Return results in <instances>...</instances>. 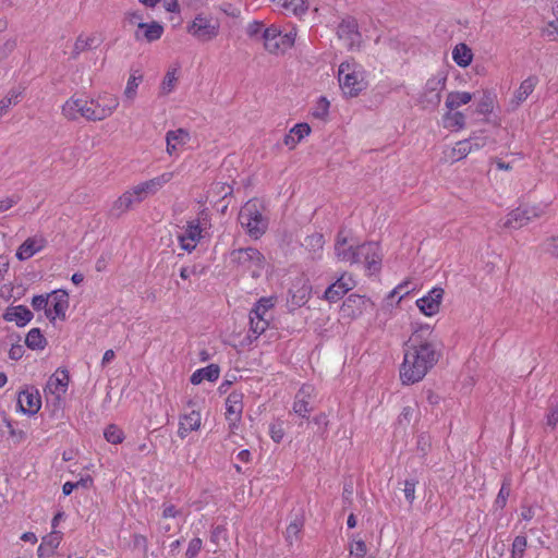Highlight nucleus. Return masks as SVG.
<instances>
[{
	"label": "nucleus",
	"instance_id": "nucleus-1",
	"mask_svg": "<svg viewBox=\"0 0 558 558\" xmlns=\"http://www.w3.org/2000/svg\"><path fill=\"white\" fill-rule=\"evenodd\" d=\"M441 345L429 325L418 327L410 336L403 349L400 379L403 385L421 381L437 364Z\"/></svg>",
	"mask_w": 558,
	"mask_h": 558
},
{
	"label": "nucleus",
	"instance_id": "nucleus-2",
	"mask_svg": "<svg viewBox=\"0 0 558 558\" xmlns=\"http://www.w3.org/2000/svg\"><path fill=\"white\" fill-rule=\"evenodd\" d=\"M119 100L110 94L99 95L96 99L70 98L62 106V113L69 120L84 118L88 121H102L118 108Z\"/></svg>",
	"mask_w": 558,
	"mask_h": 558
},
{
	"label": "nucleus",
	"instance_id": "nucleus-3",
	"mask_svg": "<svg viewBox=\"0 0 558 558\" xmlns=\"http://www.w3.org/2000/svg\"><path fill=\"white\" fill-rule=\"evenodd\" d=\"M338 81L347 97H356L367 87L365 70L354 60H345L340 63Z\"/></svg>",
	"mask_w": 558,
	"mask_h": 558
},
{
	"label": "nucleus",
	"instance_id": "nucleus-4",
	"mask_svg": "<svg viewBox=\"0 0 558 558\" xmlns=\"http://www.w3.org/2000/svg\"><path fill=\"white\" fill-rule=\"evenodd\" d=\"M239 221L247 234L257 240L267 229V219L263 215V207L256 199H251L244 204L239 213Z\"/></svg>",
	"mask_w": 558,
	"mask_h": 558
},
{
	"label": "nucleus",
	"instance_id": "nucleus-5",
	"mask_svg": "<svg viewBox=\"0 0 558 558\" xmlns=\"http://www.w3.org/2000/svg\"><path fill=\"white\" fill-rule=\"evenodd\" d=\"M230 264L243 272L258 278L265 267L264 255L255 247L236 248L229 254Z\"/></svg>",
	"mask_w": 558,
	"mask_h": 558
},
{
	"label": "nucleus",
	"instance_id": "nucleus-6",
	"mask_svg": "<svg viewBox=\"0 0 558 558\" xmlns=\"http://www.w3.org/2000/svg\"><path fill=\"white\" fill-rule=\"evenodd\" d=\"M547 205H525L511 210L502 220L500 227L508 230H518L546 213Z\"/></svg>",
	"mask_w": 558,
	"mask_h": 558
},
{
	"label": "nucleus",
	"instance_id": "nucleus-7",
	"mask_svg": "<svg viewBox=\"0 0 558 558\" xmlns=\"http://www.w3.org/2000/svg\"><path fill=\"white\" fill-rule=\"evenodd\" d=\"M446 83L447 74L445 72H437L427 80L418 99L424 109L435 110L439 106Z\"/></svg>",
	"mask_w": 558,
	"mask_h": 558
},
{
	"label": "nucleus",
	"instance_id": "nucleus-8",
	"mask_svg": "<svg viewBox=\"0 0 558 558\" xmlns=\"http://www.w3.org/2000/svg\"><path fill=\"white\" fill-rule=\"evenodd\" d=\"M220 29L217 19L199 14L187 25V33L199 41L206 43L215 39Z\"/></svg>",
	"mask_w": 558,
	"mask_h": 558
},
{
	"label": "nucleus",
	"instance_id": "nucleus-9",
	"mask_svg": "<svg viewBox=\"0 0 558 558\" xmlns=\"http://www.w3.org/2000/svg\"><path fill=\"white\" fill-rule=\"evenodd\" d=\"M356 257L355 264H364L369 275L380 270L381 253L378 243L367 242L356 246Z\"/></svg>",
	"mask_w": 558,
	"mask_h": 558
},
{
	"label": "nucleus",
	"instance_id": "nucleus-10",
	"mask_svg": "<svg viewBox=\"0 0 558 558\" xmlns=\"http://www.w3.org/2000/svg\"><path fill=\"white\" fill-rule=\"evenodd\" d=\"M315 397V388L312 385H303L295 393L292 412L302 418H307L314 410Z\"/></svg>",
	"mask_w": 558,
	"mask_h": 558
},
{
	"label": "nucleus",
	"instance_id": "nucleus-11",
	"mask_svg": "<svg viewBox=\"0 0 558 558\" xmlns=\"http://www.w3.org/2000/svg\"><path fill=\"white\" fill-rule=\"evenodd\" d=\"M174 177L173 172H163L158 177L150 180L144 181L133 186V193L136 194V198L143 202L148 195L156 194L167 183H169Z\"/></svg>",
	"mask_w": 558,
	"mask_h": 558
},
{
	"label": "nucleus",
	"instance_id": "nucleus-12",
	"mask_svg": "<svg viewBox=\"0 0 558 558\" xmlns=\"http://www.w3.org/2000/svg\"><path fill=\"white\" fill-rule=\"evenodd\" d=\"M338 37L343 40L348 49L360 47L362 36L357 29V23L353 17L343 19L337 29Z\"/></svg>",
	"mask_w": 558,
	"mask_h": 558
},
{
	"label": "nucleus",
	"instance_id": "nucleus-13",
	"mask_svg": "<svg viewBox=\"0 0 558 558\" xmlns=\"http://www.w3.org/2000/svg\"><path fill=\"white\" fill-rule=\"evenodd\" d=\"M70 381V375L66 369L58 368L48 379L45 393L53 396L57 400H61L66 393Z\"/></svg>",
	"mask_w": 558,
	"mask_h": 558
},
{
	"label": "nucleus",
	"instance_id": "nucleus-14",
	"mask_svg": "<svg viewBox=\"0 0 558 558\" xmlns=\"http://www.w3.org/2000/svg\"><path fill=\"white\" fill-rule=\"evenodd\" d=\"M444 293L442 288L435 287L426 295L416 300V306L425 316H434L439 312Z\"/></svg>",
	"mask_w": 558,
	"mask_h": 558
},
{
	"label": "nucleus",
	"instance_id": "nucleus-15",
	"mask_svg": "<svg viewBox=\"0 0 558 558\" xmlns=\"http://www.w3.org/2000/svg\"><path fill=\"white\" fill-rule=\"evenodd\" d=\"M166 151L169 156H178L191 141V133L183 128L170 130L166 133Z\"/></svg>",
	"mask_w": 558,
	"mask_h": 558
},
{
	"label": "nucleus",
	"instance_id": "nucleus-16",
	"mask_svg": "<svg viewBox=\"0 0 558 558\" xmlns=\"http://www.w3.org/2000/svg\"><path fill=\"white\" fill-rule=\"evenodd\" d=\"M17 405L24 414H36L41 407V398L38 389L29 387L20 392Z\"/></svg>",
	"mask_w": 558,
	"mask_h": 558
},
{
	"label": "nucleus",
	"instance_id": "nucleus-17",
	"mask_svg": "<svg viewBox=\"0 0 558 558\" xmlns=\"http://www.w3.org/2000/svg\"><path fill=\"white\" fill-rule=\"evenodd\" d=\"M355 287V281L351 275L343 274L336 282L325 291V299L329 302L339 301L347 292Z\"/></svg>",
	"mask_w": 558,
	"mask_h": 558
},
{
	"label": "nucleus",
	"instance_id": "nucleus-18",
	"mask_svg": "<svg viewBox=\"0 0 558 558\" xmlns=\"http://www.w3.org/2000/svg\"><path fill=\"white\" fill-rule=\"evenodd\" d=\"M47 244V241L41 235L27 238L17 248L16 258L19 260H27L36 253L40 252Z\"/></svg>",
	"mask_w": 558,
	"mask_h": 558
},
{
	"label": "nucleus",
	"instance_id": "nucleus-19",
	"mask_svg": "<svg viewBox=\"0 0 558 558\" xmlns=\"http://www.w3.org/2000/svg\"><path fill=\"white\" fill-rule=\"evenodd\" d=\"M202 415L199 411L192 410L189 413H184L179 418L178 435L181 439H184L191 432H196L201 428Z\"/></svg>",
	"mask_w": 558,
	"mask_h": 558
},
{
	"label": "nucleus",
	"instance_id": "nucleus-20",
	"mask_svg": "<svg viewBox=\"0 0 558 558\" xmlns=\"http://www.w3.org/2000/svg\"><path fill=\"white\" fill-rule=\"evenodd\" d=\"M68 306V294L65 292H53L49 295V305L46 310V315L51 320L56 319V317H64Z\"/></svg>",
	"mask_w": 558,
	"mask_h": 558
},
{
	"label": "nucleus",
	"instance_id": "nucleus-21",
	"mask_svg": "<svg viewBox=\"0 0 558 558\" xmlns=\"http://www.w3.org/2000/svg\"><path fill=\"white\" fill-rule=\"evenodd\" d=\"M203 230L192 220L187 222L184 233L180 234L179 242L184 251L192 252L202 239Z\"/></svg>",
	"mask_w": 558,
	"mask_h": 558
},
{
	"label": "nucleus",
	"instance_id": "nucleus-22",
	"mask_svg": "<svg viewBox=\"0 0 558 558\" xmlns=\"http://www.w3.org/2000/svg\"><path fill=\"white\" fill-rule=\"evenodd\" d=\"M265 49L270 53L282 52L283 33L275 25L267 27L263 33Z\"/></svg>",
	"mask_w": 558,
	"mask_h": 558
},
{
	"label": "nucleus",
	"instance_id": "nucleus-23",
	"mask_svg": "<svg viewBox=\"0 0 558 558\" xmlns=\"http://www.w3.org/2000/svg\"><path fill=\"white\" fill-rule=\"evenodd\" d=\"M335 253L339 260L349 262L351 264L356 263V247L353 245H348L347 238L342 234V232L338 234L335 244Z\"/></svg>",
	"mask_w": 558,
	"mask_h": 558
},
{
	"label": "nucleus",
	"instance_id": "nucleus-24",
	"mask_svg": "<svg viewBox=\"0 0 558 558\" xmlns=\"http://www.w3.org/2000/svg\"><path fill=\"white\" fill-rule=\"evenodd\" d=\"M163 27L158 22L144 23L138 22V29L135 32L136 39H146L148 43L155 41L161 37Z\"/></svg>",
	"mask_w": 558,
	"mask_h": 558
},
{
	"label": "nucleus",
	"instance_id": "nucleus-25",
	"mask_svg": "<svg viewBox=\"0 0 558 558\" xmlns=\"http://www.w3.org/2000/svg\"><path fill=\"white\" fill-rule=\"evenodd\" d=\"M312 287L306 281L300 280L293 283L290 289L291 303L298 307L306 304L310 300Z\"/></svg>",
	"mask_w": 558,
	"mask_h": 558
},
{
	"label": "nucleus",
	"instance_id": "nucleus-26",
	"mask_svg": "<svg viewBox=\"0 0 558 558\" xmlns=\"http://www.w3.org/2000/svg\"><path fill=\"white\" fill-rule=\"evenodd\" d=\"M136 197V194L133 193V189L125 191L113 202L110 208V214L113 216H120L124 214L132 207L133 204L141 203V201Z\"/></svg>",
	"mask_w": 558,
	"mask_h": 558
},
{
	"label": "nucleus",
	"instance_id": "nucleus-27",
	"mask_svg": "<svg viewBox=\"0 0 558 558\" xmlns=\"http://www.w3.org/2000/svg\"><path fill=\"white\" fill-rule=\"evenodd\" d=\"M7 322H14L19 327L25 326L33 318V313L24 305L11 306L4 314Z\"/></svg>",
	"mask_w": 558,
	"mask_h": 558
},
{
	"label": "nucleus",
	"instance_id": "nucleus-28",
	"mask_svg": "<svg viewBox=\"0 0 558 558\" xmlns=\"http://www.w3.org/2000/svg\"><path fill=\"white\" fill-rule=\"evenodd\" d=\"M243 395L240 392H231L226 399V418L240 421L243 411Z\"/></svg>",
	"mask_w": 558,
	"mask_h": 558
},
{
	"label": "nucleus",
	"instance_id": "nucleus-29",
	"mask_svg": "<svg viewBox=\"0 0 558 558\" xmlns=\"http://www.w3.org/2000/svg\"><path fill=\"white\" fill-rule=\"evenodd\" d=\"M442 126L450 131H460L465 128V116L461 111L449 110L441 118Z\"/></svg>",
	"mask_w": 558,
	"mask_h": 558
},
{
	"label": "nucleus",
	"instance_id": "nucleus-30",
	"mask_svg": "<svg viewBox=\"0 0 558 558\" xmlns=\"http://www.w3.org/2000/svg\"><path fill=\"white\" fill-rule=\"evenodd\" d=\"M220 369L216 364H210L206 367L195 371L191 376L193 385H199L203 380L215 381L219 378Z\"/></svg>",
	"mask_w": 558,
	"mask_h": 558
},
{
	"label": "nucleus",
	"instance_id": "nucleus-31",
	"mask_svg": "<svg viewBox=\"0 0 558 558\" xmlns=\"http://www.w3.org/2000/svg\"><path fill=\"white\" fill-rule=\"evenodd\" d=\"M473 150V145L471 141H460L457 142L456 145L448 150L445 151L447 160L451 162L458 161L462 158H465Z\"/></svg>",
	"mask_w": 558,
	"mask_h": 558
},
{
	"label": "nucleus",
	"instance_id": "nucleus-32",
	"mask_svg": "<svg viewBox=\"0 0 558 558\" xmlns=\"http://www.w3.org/2000/svg\"><path fill=\"white\" fill-rule=\"evenodd\" d=\"M61 542V535L59 532H52L43 538L41 544L37 549L39 558L50 556L53 550L59 546Z\"/></svg>",
	"mask_w": 558,
	"mask_h": 558
},
{
	"label": "nucleus",
	"instance_id": "nucleus-33",
	"mask_svg": "<svg viewBox=\"0 0 558 558\" xmlns=\"http://www.w3.org/2000/svg\"><path fill=\"white\" fill-rule=\"evenodd\" d=\"M473 95L469 92H450L445 100V106L449 110H457L459 107L469 104Z\"/></svg>",
	"mask_w": 558,
	"mask_h": 558
},
{
	"label": "nucleus",
	"instance_id": "nucleus-34",
	"mask_svg": "<svg viewBox=\"0 0 558 558\" xmlns=\"http://www.w3.org/2000/svg\"><path fill=\"white\" fill-rule=\"evenodd\" d=\"M271 2L296 16L303 15L308 9L305 0H271Z\"/></svg>",
	"mask_w": 558,
	"mask_h": 558
},
{
	"label": "nucleus",
	"instance_id": "nucleus-35",
	"mask_svg": "<svg viewBox=\"0 0 558 558\" xmlns=\"http://www.w3.org/2000/svg\"><path fill=\"white\" fill-rule=\"evenodd\" d=\"M538 80L536 76H529L524 80L514 94L515 105L523 102L535 89Z\"/></svg>",
	"mask_w": 558,
	"mask_h": 558
},
{
	"label": "nucleus",
	"instance_id": "nucleus-36",
	"mask_svg": "<svg viewBox=\"0 0 558 558\" xmlns=\"http://www.w3.org/2000/svg\"><path fill=\"white\" fill-rule=\"evenodd\" d=\"M472 51L465 44H459L452 51L453 61L460 66H468L472 62Z\"/></svg>",
	"mask_w": 558,
	"mask_h": 558
},
{
	"label": "nucleus",
	"instance_id": "nucleus-37",
	"mask_svg": "<svg viewBox=\"0 0 558 558\" xmlns=\"http://www.w3.org/2000/svg\"><path fill=\"white\" fill-rule=\"evenodd\" d=\"M269 326V317L250 315L248 338L257 339Z\"/></svg>",
	"mask_w": 558,
	"mask_h": 558
},
{
	"label": "nucleus",
	"instance_id": "nucleus-38",
	"mask_svg": "<svg viewBox=\"0 0 558 558\" xmlns=\"http://www.w3.org/2000/svg\"><path fill=\"white\" fill-rule=\"evenodd\" d=\"M25 343L32 350H39L45 348L46 339L39 328H33L26 335Z\"/></svg>",
	"mask_w": 558,
	"mask_h": 558
},
{
	"label": "nucleus",
	"instance_id": "nucleus-39",
	"mask_svg": "<svg viewBox=\"0 0 558 558\" xmlns=\"http://www.w3.org/2000/svg\"><path fill=\"white\" fill-rule=\"evenodd\" d=\"M143 80V75L140 73V71H133L128 80L126 87L124 89V97L125 99L132 101L136 96V90L140 85V83Z\"/></svg>",
	"mask_w": 558,
	"mask_h": 558
},
{
	"label": "nucleus",
	"instance_id": "nucleus-40",
	"mask_svg": "<svg viewBox=\"0 0 558 558\" xmlns=\"http://www.w3.org/2000/svg\"><path fill=\"white\" fill-rule=\"evenodd\" d=\"M324 235L318 232L307 235L303 243L304 247L313 254L320 252L324 247Z\"/></svg>",
	"mask_w": 558,
	"mask_h": 558
},
{
	"label": "nucleus",
	"instance_id": "nucleus-41",
	"mask_svg": "<svg viewBox=\"0 0 558 558\" xmlns=\"http://www.w3.org/2000/svg\"><path fill=\"white\" fill-rule=\"evenodd\" d=\"M303 529V521L299 518L294 519L286 530V541L292 545L294 542L300 541Z\"/></svg>",
	"mask_w": 558,
	"mask_h": 558
},
{
	"label": "nucleus",
	"instance_id": "nucleus-42",
	"mask_svg": "<svg viewBox=\"0 0 558 558\" xmlns=\"http://www.w3.org/2000/svg\"><path fill=\"white\" fill-rule=\"evenodd\" d=\"M275 302L272 298H262L251 310L250 315L257 317H268V311L274 307Z\"/></svg>",
	"mask_w": 558,
	"mask_h": 558
},
{
	"label": "nucleus",
	"instance_id": "nucleus-43",
	"mask_svg": "<svg viewBox=\"0 0 558 558\" xmlns=\"http://www.w3.org/2000/svg\"><path fill=\"white\" fill-rule=\"evenodd\" d=\"M275 302L272 298H262L251 310L250 315L257 317H268V311L274 307Z\"/></svg>",
	"mask_w": 558,
	"mask_h": 558
},
{
	"label": "nucleus",
	"instance_id": "nucleus-44",
	"mask_svg": "<svg viewBox=\"0 0 558 558\" xmlns=\"http://www.w3.org/2000/svg\"><path fill=\"white\" fill-rule=\"evenodd\" d=\"M275 302L272 298H262L251 310L250 315L257 317H268V311L274 307Z\"/></svg>",
	"mask_w": 558,
	"mask_h": 558
},
{
	"label": "nucleus",
	"instance_id": "nucleus-45",
	"mask_svg": "<svg viewBox=\"0 0 558 558\" xmlns=\"http://www.w3.org/2000/svg\"><path fill=\"white\" fill-rule=\"evenodd\" d=\"M177 81H178L177 70L175 69L169 70L166 73V75L161 82L160 93L162 95H168V94L172 93L173 89L175 88Z\"/></svg>",
	"mask_w": 558,
	"mask_h": 558
},
{
	"label": "nucleus",
	"instance_id": "nucleus-46",
	"mask_svg": "<svg viewBox=\"0 0 558 558\" xmlns=\"http://www.w3.org/2000/svg\"><path fill=\"white\" fill-rule=\"evenodd\" d=\"M104 436L108 442L113 445L121 444L124 439V434L121 428L117 425H109L104 433Z\"/></svg>",
	"mask_w": 558,
	"mask_h": 558
},
{
	"label": "nucleus",
	"instance_id": "nucleus-47",
	"mask_svg": "<svg viewBox=\"0 0 558 558\" xmlns=\"http://www.w3.org/2000/svg\"><path fill=\"white\" fill-rule=\"evenodd\" d=\"M94 43H95L94 37H87V36L80 35L76 38L75 44H74L73 57L76 58L81 52L92 48Z\"/></svg>",
	"mask_w": 558,
	"mask_h": 558
},
{
	"label": "nucleus",
	"instance_id": "nucleus-48",
	"mask_svg": "<svg viewBox=\"0 0 558 558\" xmlns=\"http://www.w3.org/2000/svg\"><path fill=\"white\" fill-rule=\"evenodd\" d=\"M526 546V537L523 535H518L512 543L511 558H522Z\"/></svg>",
	"mask_w": 558,
	"mask_h": 558
},
{
	"label": "nucleus",
	"instance_id": "nucleus-49",
	"mask_svg": "<svg viewBox=\"0 0 558 558\" xmlns=\"http://www.w3.org/2000/svg\"><path fill=\"white\" fill-rule=\"evenodd\" d=\"M329 106V101L325 97H320L312 111L313 117L324 120L328 116Z\"/></svg>",
	"mask_w": 558,
	"mask_h": 558
},
{
	"label": "nucleus",
	"instance_id": "nucleus-50",
	"mask_svg": "<svg viewBox=\"0 0 558 558\" xmlns=\"http://www.w3.org/2000/svg\"><path fill=\"white\" fill-rule=\"evenodd\" d=\"M543 252L558 258V235L547 238L542 243Z\"/></svg>",
	"mask_w": 558,
	"mask_h": 558
},
{
	"label": "nucleus",
	"instance_id": "nucleus-51",
	"mask_svg": "<svg viewBox=\"0 0 558 558\" xmlns=\"http://www.w3.org/2000/svg\"><path fill=\"white\" fill-rule=\"evenodd\" d=\"M269 434L271 439L279 444L284 437V427L282 421H277L270 424Z\"/></svg>",
	"mask_w": 558,
	"mask_h": 558
},
{
	"label": "nucleus",
	"instance_id": "nucleus-52",
	"mask_svg": "<svg viewBox=\"0 0 558 558\" xmlns=\"http://www.w3.org/2000/svg\"><path fill=\"white\" fill-rule=\"evenodd\" d=\"M349 551L350 556L355 558H364L367 553L366 544L362 539L353 541L350 544Z\"/></svg>",
	"mask_w": 558,
	"mask_h": 558
},
{
	"label": "nucleus",
	"instance_id": "nucleus-53",
	"mask_svg": "<svg viewBox=\"0 0 558 558\" xmlns=\"http://www.w3.org/2000/svg\"><path fill=\"white\" fill-rule=\"evenodd\" d=\"M415 412V408L410 405L404 407L398 416V424L404 427L408 426L414 417Z\"/></svg>",
	"mask_w": 558,
	"mask_h": 558
},
{
	"label": "nucleus",
	"instance_id": "nucleus-54",
	"mask_svg": "<svg viewBox=\"0 0 558 558\" xmlns=\"http://www.w3.org/2000/svg\"><path fill=\"white\" fill-rule=\"evenodd\" d=\"M203 546V542L199 537H194L190 541L185 556L186 558H196Z\"/></svg>",
	"mask_w": 558,
	"mask_h": 558
},
{
	"label": "nucleus",
	"instance_id": "nucleus-55",
	"mask_svg": "<svg viewBox=\"0 0 558 558\" xmlns=\"http://www.w3.org/2000/svg\"><path fill=\"white\" fill-rule=\"evenodd\" d=\"M493 99L489 95H484L476 107V112L480 114L490 113L493 110Z\"/></svg>",
	"mask_w": 558,
	"mask_h": 558
},
{
	"label": "nucleus",
	"instance_id": "nucleus-56",
	"mask_svg": "<svg viewBox=\"0 0 558 558\" xmlns=\"http://www.w3.org/2000/svg\"><path fill=\"white\" fill-rule=\"evenodd\" d=\"M192 221L205 231L210 227V215L208 210L203 209L198 213L197 218Z\"/></svg>",
	"mask_w": 558,
	"mask_h": 558
},
{
	"label": "nucleus",
	"instance_id": "nucleus-57",
	"mask_svg": "<svg viewBox=\"0 0 558 558\" xmlns=\"http://www.w3.org/2000/svg\"><path fill=\"white\" fill-rule=\"evenodd\" d=\"M291 133L301 142L302 138L311 133V128L307 123L295 124L291 130Z\"/></svg>",
	"mask_w": 558,
	"mask_h": 558
},
{
	"label": "nucleus",
	"instance_id": "nucleus-58",
	"mask_svg": "<svg viewBox=\"0 0 558 558\" xmlns=\"http://www.w3.org/2000/svg\"><path fill=\"white\" fill-rule=\"evenodd\" d=\"M182 515V511L177 509L174 505L169 502L162 504V518L170 519Z\"/></svg>",
	"mask_w": 558,
	"mask_h": 558
},
{
	"label": "nucleus",
	"instance_id": "nucleus-59",
	"mask_svg": "<svg viewBox=\"0 0 558 558\" xmlns=\"http://www.w3.org/2000/svg\"><path fill=\"white\" fill-rule=\"evenodd\" d=\"M295 37H296V31L294 27H292L290 31L283 33V41H281L282 52L290 49L294 45Z\"/></svg>",
	"mask_w": 558,
	"mask_h": 558
},
{
	"label": "nucleus",
	"instance_id": "nucleus-60",
	"mask_svg": "<svg viewBox=\"0 0 558 558\" xmlns=\"http://www.w3.org/2000/svg\"><path fill=\"white\" fill-rule=\"evenodd\" d=\"M415 486H416V481L414 480H407L404 482V496L407 498V500L412 504L415 499Z\"/></svg>",
	"mask_w": 558,
	"mask_h": 558
},
{
	"label": "nucleus",
	"instance_id": "nucleus-61",
	"mask_svg": "<svg viewBox=\"0 0 558 558\" xmlns=\"http://www.w3.org/2000/svg\"><path fill=\"white\" fill-rule=\"evenodd\" d=\"M509 494H510L509 484L504 483L498 495H497L495 504L500 508L505 507V505L507 502V498L509 497Z\"/></svg>",
	"mask_w": 558,
	"mask_h": 558
},
{
	"label": "nucleus",
	"instance_id": "nucleus-62",
	"mask_svg": "<svg viewBox=\"0 0 558 558\" xmlns=\"http://www.w3.org/2000/svg\"><path fill=\"white\" fill-rule=\"evenodd\" d=\"M49 305V295H35L32 300V306L36 311L47 310Z\"/></svg>",
	"mask_w": 558,
	"mask_h": 558
},
{
	"label": "nucleus",
	"instance_id": "nucleus-63",
	"mask_svg": "<svg viewBox=\"0 0 558 558\" xmlns=\"http://www.w3.org/2000/svg\"><path fill=\"white\" fill-rule=\"evenodd\" d=\"M202 270L198 269L197 266H192V267H182L181 270H180V277L183 279V280H186L189 279L191 276H199L202 275Z\"/></svg>",
	"mask_w": 558,
	"mask_h": 558
},
{
	"label": "nucleus",
	"instance_id": "nucleus-64",
	"mask_svg": "<svg viewBox=\"0 0 558 558\" xmlns=\"http://www.w3.org/2000/svg\"><path fill=\"white\" fill-rule=\"evenodd\" d=\"M466 141H471L474 149H480L486 145L487 138L483 135H474L468 138Z\"/></svg>",
	"mask_w": 558,
	"mask_h": 558
}]
</instances>
